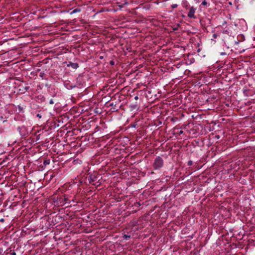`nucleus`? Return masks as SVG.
<instances>
[{
  "label": "nucleus",
  "mask_w": 255,
  "mask_h": 255,
  "mask_svg": "<svg viewBox=\"0 0 255 255\" xmlns=\"http://www.w3.org/2000/svg\"><path fill=\"white\" fill-rule=\"evenodd\" d=\"M4 253L5 255H16L15 252L14 250H11V249L6 250Z\"/></svg>",
  "instance_id": "4"
},
{
  "label": "nucleus",
  "mask_w": 255,
  "mask_h": 255,
  "mask_svg": "<svg viewBox=\"0 0 255 255\" xmlns=\"http://www.w3.org/2000/svg\"><path fill=\"white\" fill-rule=\"evenodd\" d=\"M110 63H111V64L112 65H114V62L113 61H111V62H110Z\"/></svg>",
  "instance_id": "23"
},
{
  "label": "nucleus",
  "mask_w": 255,
  "mask_h": 255,
  "mask_svg": "<svg viewBox=\"0 0 255 255\" xmlns=\"http://www.w3.org/2000/svg\"><path fill=\"white\" fill-rule=\"evenodd\" d=\"M3 219H1L0 220V222H3Z\"/></svg>",
  "instance_id": "24"
},
{
  "label": "nucleus",
  "mask_w": 255,
  "mask_h": 255,
  "mask_svg": "<svg viewBox=\"0 0 255 255\" xmlns=\"http://www.w3.org/2000/svg\"><path fill=\"white\" fill-rule=\"evenodd\" d=\"M178 6V5L177 4H173L172 5H171V7L173 8H175L176 7H177Z\"/></svg>",
  "instance_id": "15"
},
{
  "label": "nucleus",
  "mask_w": 255,
  "mask_h": 255,
  "mask_svg": "<svg viewBox=\"0 0 255 255\" xmlns=\"http://www.w3.org/2000/svg\"><path fill=\"white\" fill-rule=\"evenodd\" d=\"M36 117H38L39 118H41V116L39 114H37L36 115Z\"/></svg>",
  "instance_id": "19"
},
{
  "label": "nucleus",
  "mask_w": 255,
  "mask_h": 255,
  "mask_svg": "<svg viewBox=\"0 0 255 255\" xmlns=\"http://www.w3.org/2000/svg\"><path fill=\"white\" fill-rule=\"evenodd\" d=\"M123 238L124 239L128 240L130 238V236L125 234L124 235Z\"/></svg>",
  "instance_id": "10"
},
{
  "label": "nucleus",
  "mask_w": 255,
  "mask_h": 255,
  "mask_svg": "<svg viewBox=\"0 0 255 255\" xmlns=\"http://www.w3.org/2000/svg\"><path fill=\"white\" fill-rule=\"evenodd\" d=\"M6 120H3V121H2V122H3V123H4V122H6Z\"/></svg>",
  "instance_id": "26"
},
{
  "label": "nucleus",
  "mask_w": 255,
  "mask_h": 255,
  "mask_svg": "<svg viewBox=\"0 0 255 255\" xmlns=\"http://www.w3.org/2000/svg\"><path fill=\"white\" fill-rule=\"evenodd\" d=\"M240 24H243V27L242 28V29L243 30H246L247 27L245 21L244 19H240Z\"/></svg>",
  "instance_id": "6"
},
{
  "label": "nucleus",
  "mask_w": 255,
  "mask_h": 255,
  "mask_svg": "<svg viewBox=\"0 0 255 255\" xmlns=\"http://www.w3.org/2000/svg\"><path fill=\"white\" fill-rule=\"evenodd\" d=\"M93 184L94 186H99V185H100V183H99V182H96V183H93Z\"/></svg>",
  "instance_id": "14"
},
{
  "label": "nucleus",
  "mask_w": 255,
  "mask_h": 255,
  "mask_svg": "<svg viewBox=\"0 0 255 255\" xmlns=\"http://www.w3.org/2000/svg\"><path fill=\"white\" fill-rule=\"evenodd\" d=\"M44 74V73H41L40 74V76L42 77H43V75Z\"/></svg>",
  "instance_id": "22"
},
{
  "label": "nucleus",
  "mask_w": 255,
  "mask_h": 255,
  "mask_svg": "<svg viewBox=\"0 0 255 255\" xmlns=\"http://www.w3.org/2000/svg\"><path fill=\"white\" fill-rule=\"evenodd\" d=\"M192 164H193V162H192V160H189V161H188L187 165H188V166H191V165H192Z\"/></svg>",
  "instance_id": "12"
},
{
  "label": "nucleus",
  "mask_w": 255,
  "mask_h": 255,
  "mask_svg": "<svg viewBox=\"0 0 255 255\" xmlns=\"http://www.w3.org/2000/svg\"><path fill=\"white\" fill-rule=\"evenodd\" d=\"M0 119H1V120H3V117H2V116H1V117H0Z\"/></svg>",
  "instance_id": "25"
},
{
  "label": "nucleus",
  "mask_w": 255,
  "mask_h": 255,
  "mask_svg": "<svg viewBox=\"0 0 255 255\" xmlns=\"http://www.w3.org/2000/svg\"><path fill=\"white\" fill-rule=\"evenodd\" d=\"M213 36L214 38H216L217 37V34L215 33V34H213Z\"/></svg>",
  "instance_id": "18"
},
{
  "label": "nucleus",
  "mask_w": 255,
  "mask_h": 255,
  "mask_svg": "<svg viewBox=\"0 0 255 255\" xmlns=\"http://www.w3.org/2000/svg\"><path fill=\"white\" fill-rule=\"evenodd\" d=\"M196 10V8L194 7L193 6H192L190 8L189 11L188 13V16L189 18H195V13Z\"/></svg>",
  "instance_id": "2"
},
{
  "label": "nucleus",
  "mask_w": 255,
  "mask_h": 255,
  "mask_svg": "<svg viewBox=\"0 0 255 255\" xmlns=\"http://www.w3.org/2000/svg\"><path fill=\"white\" fill-rule=\"evenodd\" d=\"M67 66H69V67L70 66L72 68L75 69H77L79 67V65L77 63H72V62H70L69 64H68L67 65Z\"/></svg>",
  "instance_id": "5"
},
{
  "label": "nucleus",
  "mask_w": 255,
  "mask_h": 255,
  "mask_svg": "<svg viewBox=\"0 0 255 255\" xmlns=\"http://www.w3.org/2000/svg\"><path fill=\"white\" fill-rule=\"evenodd\" d=\"M173 29H174V30H177V28H174Z\"/></svg>",
  "instance_id": "27"
},
{
  "label": "nucleus",
  "mask_w": 255,
  "mask_h": 255,
  "mask_svg": "<svg viewBox=\"0 0 255 255\" xmlns=\"http://www.w3.org/2000/svg\"><path fill=\"white\" fill-rule=\"evenodd\" d=\"M113 105V103H112V104H111V105H111V106H112Z\"/></svg>",
  "instance_id": "28"
},
{
  "label": "nucleus",
  "mask_w": 255,
  "mask_h": 255,
  "mask_svg": "<svg viewBox=\"0 0 255 255\" xmlns=\"http://www.w3.org/2000/svg\"><path fill=\"white\" fill-rule=\"evenodd\" d=\"M134 99H135V100H137L138 99V96H135V97H134Z\"/></svg>",
  "instance_id": "20"
},
{
  "label": "nucleus",
  "mask_w": 255,
  "mask_h": 255,
  "mask_svg": "<svg viewBox=\"0 0 255 255\" xmlns=\"http://www.w3.org/2000/svg\"><path fill=\"white\" fill-rule=\"evenodd\" d=\"M37 98L38 99H40L41 101H44V97L43 96L40 95L37 96Z\"/></svg>",
  "instance_id": "9"
},
{
  "label": "nucleus",
  "mask_w": 255,
  "mask_h": 255,
  "mask_svg": "<svg viewBox=\"0 0 255 255\" xmlns=\"http://www.w3.org/2000/svg\"><path fill=\"white\" fill-rule=\"evenodd\" d=\"M183 131L182 130H180V131H179V133L180 134H182V133H183Z\"/></svg>",
  "instance_id": "21"
},
{
  "label": "nucleus",
  "mask_w": 255,
  "mask_h": 255,
  "mask_svg": "<svg viewBox=\"0 0 255 255\" xmlns=\"http://www.w3.org/2000/svg\"><path fill=\"white\" fill-rule=\"evenodd\" d=\"M80 9L79 8H76L75 9H74L73 10H72V11L70 12V14H73L74 13H77V12H80Z\"/></svg>",
  "instance_id": "7"
},
{
  "label": "nucleus",
  "mask_w": 255,
  "mask_h": 255,
  "mask_svg": "<svg viewBox=\"0 0 255 255\" xmlns=\"http://www.w3.org/2000/svg\"><path fill=\"white\" fill-rule=\"evenodd\" d=\"M54 103L53 100L52 99H51L49 101V104H53Z\"/></svg>",
  "instance_id": "16"
},
{
  "label": "nucleus",
  "mask_w": 255,
  "mask_h": 255,
  "mask_svg": "<svg viewBox=\"0 0 255 255\" xmlns=\"http://www.w3.org/2000/svg\"><path fill=\"white\" fill-rule=\"evenodd\" d=\"M163 159L160 157H156L153 163V167L154 170H159L160 169L163 165Z\"/></svg>",
  "instance_id": "1"
},
{
  "label": "nucleus",
  "mask_w": 255,
  "mask_h": 255,
  "mask_svg": "<svg viewBox=\"0 0 255 255\" xmlns=\"http://www.w3.org/2000/svg\"><path fill=\"white\" fill-rule=\"evenodd\" d=\"M201 4H202V5H206L207 4V2L206 1V0H204L202 1V2Z\"/></svg>",
  "instance_id": "13"
},
{
  "label": "nucleus",
  "mask_w": 255,
  "mask_h": 255,
  "mask_svg": "<svg viewBox=\"0 0 255 255\" xmlns=\"http://www.w3.org/2000/svg\"><path fill=\"white\" fill-rule=\"evenodd\" d=\"M50 162V159H46L44 161L43 164H44V165L46 166V165L49 164Z\"/></svg>",
  "instance_id": "8"
},
{
  "label": "nucleus",
  "mask_w": 255,
  "mask_h": 255,
  "mask_svg": "<svg viewBox=\"0 0 255 255\" xmlns=\"http://www.w3.org/2000/svg\"><path fill=\"white\" fill-rule=\"evenodd\" d=\"M24 89L25 91H27L29 89V87L28 86L25 87Z\"/></svg>",
  "instance_id": "17"
},
{
  "label": "nucleus",
  "mask_w": 255,
  "mask_h": 255,
  "mask_svg": "<svg viewBox=\"0 0 255 255\" xmlns=\"http://www.w3.org/2000/svg\"><path fill=\"white\" fill-rule=\"evenodd\" d=\"M245 40L244 36L240 34V42Z\"/></svg>",
  "instance_id": "11"
},
{
  "label": "nucleus",
  "mask_w": 255,
  "mask_h": 255,
  "mask_svg": "<svg viewBox=\"0 0 255 255\" xmlns=\"http://www.w3.org/2000/svg\"><path fill=\"white\" fill-rule=\"evenodd\" d=\"M97 180V177L95 174H90L88 176V180L90 183L96 181Z\"/></svg>",
  "instance_id": "3"
}]
</instances>
